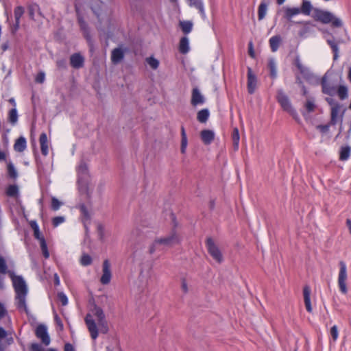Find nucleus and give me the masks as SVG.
<instances>
[{
  "label": "nucleus",
  "mask_w": 351,
  "mask_h": 351,
  "mask_svg": "<svg viewBox=\"0 0 351 351\" xmlns=\"http://www.w3.org/2000/svg\"><path fill=\"white\" fill-rule=\"evenodd\" d=\"M8 330H0V351H3L4 348L1 343V340L7 337Z\"/></svg>",
  "instance_id": "obj_57"
},
{
  "label": "nucleus",
  "mask_w": 351,
  "mask_h": 351,
  "mask_svg": "<svg viewBox=\"0 0 351 351\" xmlns=\"http://www.w3.org/2000/svg\"><path fill=\"white\" fill-rule=\"evenodd\" d=\"M312 16L315 21H319L324 24L332 23V26L334 27H341L343 25L341 20L335 17L333 14L329 11L314 8Z\"/></svg>",
  "instance_id": "obj_2"
},
{
  "label": "nucleus",
  "mask_w": 351,
  "mask_h": 351,
  "mask_svg": "<svg viewBox=\"0 0 351 351\" xmlns=\"http://www.w3.org/2000/svg\"><path fill=\"white\" fill-rule=\"evenodd\" d=\"M28 322L32 329H47V326L44 324L38 323L36 317L32 315L29 316Z\"/></svg>",
  "instance_id": "obj_34"
},
{
  "label": "nucleus",
  "mask_w": 351,
  "mask_h": 351,
  "mask_svg": "<svg viewBox=\"0 0 351 351\" xmlns=\"http://www.w3.org/2000/svg\"><path fill=\"white\" fill-rule=\"evenodd\" d=\"M7 170H8V176L10 178L14 179V180L16 179V178L18 177V173H17L16 170L14 168V165L11 162H8V164L7 165Z\"/></svg>",
  "instance_id": "obj_41"
},
{
  "label": "nucleus",
  "mask_w": 351,
  "mask_h": 351,
  "mask_svg": "<svg viewBox=\"0 0 351 351\" xmlns=\"http://www.w3.org/2000/svg\"><path fill=\"white\" fill-rule=\"evenodd\" d=\"M77 171L79 174L88 175V169L87 164L85 162L82 161L78 167Z\"/></svg>",
  "instance_id": "obj_48"
},
{
  "label": "nucleus",
  "mask_w": 351,
  "mask_h": 351,
  "mask_svg": "<svg viewBox=\"0 0 351 351\" xmlns=\"http://www.w3.org/2000/svg\"><path fill=\"white\" fill-rule=\"evenodd\" d=\"M239 139H240V137H239V130L237 128H234L232 134V140L233 145H234V147L235 149L238 148Z\"/></svg>",
  "instance_id": "obj_42"
},
{
  "label": "nucleus",
  "mask_w": 351,
  "mask_h": 351,
  "mask_svg": "<svg viewBox=\"0 0 351 351\" xmlns=\"http://www.w3.org/2000/svg\"><path fill=\"white\" fill-rule=\"evenodd\" d=\"M330 122L329 123V124H326V125H318L316 126V128L317 130H319L322 133H327L329 130V128H330Z\"/></svg>",
  "instance_id": "obj_56"
},
{
  "label": "nucleus",
  "mask_w": 351,
  "mask_h": 351,
  "mask_svg": "<svg viewBox=\"0 0 351 351\" xmlns=\"http://www.w3.org/2000/svg\"><path fill=\"white\" fill-rule=\"evenodd\" d=\"M70 64L74 69L82 68L84 65V58L80 53H75L70 57Z\"/></svg>",
  "instance_id": "obj_12"
},
{
  "label": "nucleus",
  "mask_w": 351,
  "mask_h": 351,
  "mask_svg": "<svg viewBox=\"0 0 351 351\" xmlns=\"http://www.w3.org/2000/svg\"><path fill=\"white\" fill-rule=\"evenodd\" d=\"M339 272L338 276V285L341 292L343 294L348 293V288L346 286V280L348 278L347 276V267L344 261H341L339 263Z\"/></svg>",
  "instance_id": "obj_4"
},
{
  "label": "nucleus",
  "mask_w": 351,
  "mask_h": 351,
  "mask_svg": "<svg viewBox=\"0 0 351 351\" xmlns=\"http://www.w3.org/2000/svg\"><path fill=\"white\" fill-rule=\"evenodd\" d=\"M79 26L83 33L84 38L86 40L88 45L92 48L93 47V43L88 24L85 22Z\"/></svg>",
  "instance_id": "obj_17"
},
{
  "label": "nucleus",
  "mask_w": 351,
  "mask_h": 351,
  "mask_svg": "<svg viewBox=\"0 0 351 351\" xmlns=\"http://www.w3.org/2000/svg\"><path fill=\"white\" fill-rule=\"evenodd\" d=\"M58 299L62 306H66L68 304V298L63 292L58 293Z\"/></svg>",
  "instance_id": "obj_52"
},
{
  "label": "nucleus",
  "mask_w": 351,
  "mask_h": 351,
  "mask_svg": "<svg viewBox=\"0 0 351 351\" xmlns=\"http://www.w3.org/2000/svg\"><path fill=\"white\" fill-rule=\"evenodd\" d=\"M54 320H55V322H56L57 326L60 329H62L63 328L62 322L61 319L57 315H55Z\"/></svg>",
  "instance_id": "obj_63"
},
{
  "label": "nucleus",
  "mask_w": 351,
  "mask_h": 351,
  "mask_svg": "<svg viewBox=\"0 0 351 351\" xmlns=\"http://www.w3.org/2000/svg\"><path fill=\"white\" fill-rule=\"evenodd\" d=\"M321 86L322 89V93L324 94L333 96L336 93V87L335 86L330 85L326 79V74H325L321 80Z\"/></svg>",
  "instance_id": "obj_13"
},
{
  "label": "nucleus",
  "mask_w": 351,
  "mask_h": 351,
  "mask_svg": "<svg viewBox=\"0 0 351 351\" xmlns=\"http://www.w3.org/2000/svg\"><path fill=\"white\" fill-rule=\"evenodd\" d=\"M269 70V75L272 79H275L277 76L276 64L274 59L270 58L267 64Z\"/></svg>",
  "instance_id": "obj_33"
},
{
  "label": "nucleus",
  "mask_w": 351,
  "mask_h": 351,
  "mask_svg": "<svg viewBox=\"0 0 351 351\" xmlns=\"http://www.w3.org/2000/svg\"><path fill=\"white\" fill-rule=\"evenodd\" d=\"M62 204V203L60 202L56 197H53L51 198V208L53 210L56 211L59 210Z\"/></svg>",
  "instance_id": "obj_49"
},
{
  "label": "nucleus",
  "mask_w": 351,
  "mask_h": 351,
  "mask_svg": "<svg viewBox=\"0 0 351 351\" xmlns=\"http://www.w3.org/2000/svg\"><path fill=\"white\" fill-rule=\"evenodd\" d=\"M269 2L262 1L258 8V18L259 21L263 20L266 15Z\"/></svg>",
  "instance_id": "obj_30"
},
{
  "label": "nucleus",
  "mask_w": 351,
  "mask_h": 351,
  "mask_svg": "<svg viewBox=\"0 0 351 351\" xmlns=\"http://www.w3.org/2000/svg\"><path fill=\"white\" fill-rule=\"evenodd\" d=\"M9 271H11L8 270V267H7V264H6V261H5V258L3 256H0V274H8Z\"/></svg>",
  "instance_id": "obj_45"
},
{
  "label": "nucleus",
  "mask_w": 351,
  "mask_h": 351,
  "mask_svg": "<svg viewBox=\"0 0 351 351\" xmlns=\"http://www.w3.org/2000/svg\"><path fill=\"white\" fill-rule=\"evenodd\" d=\"M41 153L46 156L49 153L47 136L45 132L41 133L39 137Z\"/></svg>",
  "instance_id": "obj_15"
},
{
  "label": "nucleus",
  "mask_w": 351,
  "mask_h": 351,
  "mask_svg": "<svg viewBox=\"0 0 351 351\" xmlns=\"http://www.w3.org/2000/svg\"><path fill=\"white\" fill-rule=\"evenodd\" d=\"M25 12V9L23 6H16L14 10V14L15 18V23L12 27V32L14 34L20 27V20Z\"/></svg>",
  "instance_id": "obj_11"
},
{
  "label": "nucleus",
  "mask_w": 351,
  "mask_h": 351,
  "mask_svg": "<svg viewBox=\"0 0 351 351\" xmlns=\"http://www.w3.org/2000/svg\"><path fill=\"white\" fill-rule=\"evenodd\" d=\"M327 43L330 47L332 52H333V60H337L339 58V47L338 43H335L332 40L328 39Z\"/></svg>",
  "instance_id": "obj_38"
},
{
  "label": "nucleus",
  "mask_w": 351,
  "mask_h": 351,
  "mask_svg": "<svg viewBox=\"0 0 351 351\" xmlns=\"http://www.w3.org/2000/svg\"><path fill=\"white\" fill-rule=\"evenodd\" d=\"M8 121L12 125H15L18 121L17 110L15 108H12L8 113Z\"/></svg>",
  "instance_id": "obj_39"
},
{
  "label": "nucleus",
  "mask_w": 351,
  "mask_h": 351,
  "mask_svg": "<svg viewBox=\"0 0 351 351\" xmlns=\"http://www.w3.org/2000/svg\"><path fill=\"white\" fill-rule=\"evenodd\" d=\"M337 95L341 100H344L348 97V90L346 86L340 85L336 89Z\"/></svg>",
  "instance_id": "obj_37"
},
{
  "label": "nucleus",
  "mask_w": 351,
  "mask_h": 351,
  "mask_svg": "<svg viewBox=\"0 0 351 351\" xmlns=\"http://www.w3.org/2000/svg\"><path fill=\"white\" fill-rule=\"evenodd\" d=\"M35 332L36 337L41 340L43 344L45 346L49 345L51 339L48 330H35Z\"/></svg>",
  "instance_id": "obj_23"
},
{
  "label": "nucleus",
  "mask_w": 351,
  "mask_h": 351,
  "mask_svg": "<svg viewBox=\"0 0 351 351\" xmlns=\"http://www.w3.org/2000/svg\"><path fill=\"white\" fill-rule=\"evenodd\" d=\"M248 53L251 58H255V52L254 50L253 43L252 41H250L248 43Z\"/></svg>",
  "instance_id": "obj_59"
},
{
  "label": "nucleus",
  "mask_w": 351,
  "mask_h": 351,
  "mask_svg": "<svg viewBox=\"0 0 351 351\" xmlns=\"http://www.w3.org/2000/svg\"><path fill=\"white\" fill-rule=\"evenodd\" d=\"M247 92L249 94L252 95L256 89L258 80L256 75L253 73L252 69L250 67H247Z\"/></svg>",
  "instance_id": "obj_7"
},
{
  "label": "nucleus",
  "mask_w": 351,
  "mask_h": 351,
  "mask_svg": "<svg viewBox=\"0 0 351 351\" xmlns=\"http://www.w3.org/2000/svg\"><path fill=\"white\" fill-rule=\"evenodd\" d=\"M31 351H43V350L38 343H34L31 346Z\"/></svg>",
  "instance_id": "obj_64"
},
{
  "label": "nucleus",
  "mask_w": 351,
  "mask_h": 351,
  "mask_svg": "<svg viewBox=\"0 0 351 351\" xmlns=\"http://www.w3.org/2000/svg\"><path fill=\"white\" fill-rule=\"evenodd\" d=\"M277 100L280 104L282 108L291 115L294 119H296L298 114L295 109L293 108L289 97L282 90H279L276 96Z\"/></svg>",
  "instance_id": "obj_3"
},
{
  "label": "nucleus",
  "mask_w": 351,
  "mask_h": 351,
  "mask_svg": "<svg viewBox=\"0 0 351 351\" xmlns=\"http://www.w3.org/2000/svg\"><path fill=\"white\" fill-rule=\"evenodd\" d=\"M93 260L90 255L84 254L80 259V263L83 266H88L92 264Z\"/></svg>",
  "instance_id": "obj_44"
},
{
  "label": "nucleus",
  "mask_w": 351,
  "mask_h": 351,
  "mask_svg": "<svg viewBox=\"0 0 351 351\" xmlns=\"http://www.w3.org/2000/svg\"><path fill=\"white\" fill-rule=\"evenodd\" d=\"M284 9V17L287 19L289 21L293 23L294 21H292L291 19L293 16L300 14L299 8H285Z\"/></svg>",
  "instance_id": "obj_26"
},
{
  "label": "nucleus",
  "mask_w": 351,
  "mask_h": 351,
  "mask_svg": "<svg viewBox=\"0 0 351 351\" xmlns=\"http://www.w3.org/2000/svg\"><path fill=\"white\" fill-rule=\"evenodd\" d=\"M56 64L59 69H66V62L64 59L58 60L56 62Z\"/></svg>",
  "instance_id": "obj_62"
},
{
  "label": "nucleus",
  "mask_w": 351,
  "mask_h": 351,
  "mask_svg": "<svg viewBox=\"0 0 351 351\" xmlns=\"http://www.w3.org/2000/svg\"><path fill=\"white\" fill-rule=\"evenodd\" d=\"M314 8L309 1L303 0L301 7L299 8V11L300 13L304 15H310L311 10L313 11Z\"/></svg>",
  "instance_id": "obj_22"
},
{
  "label": "nucleus",
  "mask_w": 351,
  "mask_h": 351,
  "mask_svg": "<svg viewBox=\"0 0 351 351\" xmlns=\"http://www.w3.org/2000/svg\"><path fill=\"white\" fill-rule=\"evenodd\" d=\"M35 6L36 5H31L28 7V13L31 19L34 20V12H35Z\"/></svg>",
  "instance_id": "obj_60"
},
{
  "label": "nucleus",
  "mask_w": 351,
  "mask_h": 351,
  "mask_svg": "<svg viewBox=\"0 0 351 351\" xmlns=\"http://www.w3.org/2000/svg\"><path fill=\"white\" fill-rule=\"evenodd\" d=\"M293 64L297 67L298 69H300L304 65L301 63L299 55H296Z\"/></svg>",
  "instance_id": "obj_61"
},
{
  "label": "nucleus",
  "mask_w": 351,
  "mask_h": 351,
  "mask_svg": "<svg viewBox=\"0 0 351 351\" xmlns=\"http://www.w3.org/2000/svg\"><path fill=\"white\" fill-rule=\"evenodd\" d=\"M351 147L348 145L342 146L339 151V160L341 161L347 160L350 155Z\"/></svg>",
  "instance_id": "obj_31"
},
{
  "label": "nucleus",
  "mask_w": 351,
  "mask_h": 351,
  "mask_svg": "<svg viewBox=\"0 0 351 351\" xmlns=\"http://www.w3.org/2000/svg\"><path fill=\"white\" fill-rule=\"evenodd\" d=\"M302 77L307 81L311 80L313 78V73H311L309 69L303 66L298 69Z\"/></svg>",
  "instance_id": "obj_40"
},
{
  "label": "nucleus",
  "mask_w": 351,
  "mask_h": 351,
  "mask_svg": "<svg viewBox=\"0 0 351 351\" xmlns=\"http://www.w3.org/2000/svg\"><path fill=\"white\" fill-rule=\"evenodd\" d=\"M80 191L82 193H84L86 196L87 201L90 202L92 193L90 191L88 186L87 185L80 186Z\"/></svg>",
  "instance_id": "obj_50"
},
{
  "label": "nucleus",
  "mask_w": 351,
  "mask_h": 351,
  "mask_svg": "<svg viewBox=\"0 0 351 351\" xmlns=\"http://www.w3.org/2000/svg\"><path fill=\"white\" fill-rule=\"evenodd\" d=\"M77 208L81 213L83 223H86V221H90V215L86 206L84 203H81L79 204Z\"/></svg>",
  "instance_id": "obj_24"
},
{
  "label": "nucleus",
  "mask_w": 351,
  "mask_h": 351,
  "mask_svg": "<svg viewBox=\"0 0 351 351\" xmlns=\"http://www.w3.org/2000/svg\"><path fill=\"white\" fill-rule=\"evenodd\" d=\"M5 194L10 197H17L19 195V189L16 184L9 185L5 190Z\"/></svg>",
  "instance_id": "obj_28"
},
{
  "label": "nucleus",
  "mask_w": 351,
  "mask_h": 351,
  "mask_svg": "<svg viewBox=\"0 0 351 351\" xmlns=\"http://www.w3.org/2000/svg\"><path fill=\"white\" fill-rule=\"evenodd\" d=\"M156 243H158L160 245H164L167 247H171L178 243L179 239L175 228L172 230L169 235L162 238H157Z\"/></svg>",
  "instance_id": "obj_6"
},
{
  "label": "nucleus",
  "mask_w": 351,
  "mask_h": 351,
  "mask_svg": "<svg viewBox=\"0 0 351 351\" xmlns=\"http://www.w3.org/2000/svg\"><path fill=\"white\" fill-rule=\"evenodd\" d=\"M40 246L44 257L48 258L49 257V252L45 239H42L41 241H40Z\"/></svg>",
  "instance_id": "obj_47"
},
{
  "label": "nucleus",
  "mask_w": 351,
  "mask_h": 351,
  "mask_svg": "<svg viewBox=\"0 0 351 351\" xmlns=\"http://www.w3.org/2000/svg\"><path fill=\"white\" fill-rule=\"evenodd\" d=\"M124 58V52L121 48H115L111 53V61L116 64L119 63Z\"/></svg>",
  "instance_id": "obj_16"
},
{
  "label": "nucleus",
  "mask_w": 351,
  "mask_h": 351,
  "mask_svg": "<svg viewBox=\"0 0 351 351\" xmlns=\"http://www.w3.org/2000/svg\"><path fill=\"white\" fill-rule=\"evenodd\" d=\"M146 62L148 63V64L150 66V67L153 69H157L158 67L159 66V61L156 58H155L152 56L147 58Z\"/></svg>",
  "instance_id": "obj_46"
},
{
  "label": "nucleus",
  "mask_w": 351,
  "mask_h": 351,
  "mask_svg": "<svg viewBox=\"0 0 351 351\" xmlns=\"http://www.w3.org/2000/svg\"><path fill=\"white\" fill-rule=\"evenodd\" d=\"M190 5L195 7L198 10L201 16L204 18L205 12L204 5L201 0H189Z\"/></svg>",
  "instance_id": "obj_36"
},
{
  "label": "nucleus",
  "mask_w": 351,
  "mask_h": 351,
  "mask_svg": "<svg viewBox=\"0 0 351 351\" xmlns=\"http://www.w3.org/2000/svg\"><path fill=\"white\" fill-rule=\"evenodd\" d=\"M205 103V98L200 93L197 87H195L191 91V104L195 107L199 105H203Z\"/></svg>",
  "instance_id": "obj_9"
},
{
  "label": "nucleus",
  "mask_w": 351,
  "mask_h": 351,
  "mask_svg": "<svg viewBox=\"0 0 351 351\" xmlns=\"http://www.w3.org/2000/svg\"><path fill=\"white\" fill-rule=\"evenodd\" d=\"M304 107L308 112H312L315 109V105L313 102V101H311L310 99H307Z\"/></svg>",
  "instance_id": "obj_51"
},
{
  "label": "nucleus",
  "mask_w": 351,
  "mask_h": 351,
  "mask_svg": "<svg viewBox=\"0 0 351 351\" xmlns=\"http://www.w3.org/2000/svg\"><path fill=\"white\" fill-rule=\"evenodd\" d=\"M326 101L332 106L330 112V124L331 125H335L337 123V116L342 105L330 97H326Z\"/></svg>",
  "instance_id": "obj_5"
},
{
  "label": "nucleus",
  "mask_w": 351,
  "mask_h": 351,
  "mask_svg": "<svg viewBox=\"0 0 351 351\" xmlns=\"http://www.w3.org/2000/svg\"><path fill=\"white\" fill-rule=\"evenodd\" d=\"M178 49L182 54H186L189 51V41L186 36L180 38Z\"/></svg>",
  "instance_id": "obj_21"
},
{
  "label": "nucleus",
  "mask_w": 351,
  "mask_h": 351,
  "mask_svg": "<svg viewBox=\"0 0 351 351\" xmlns=\"http://www.w3.org/2000/svg\"><path fill=\"white\" fill-rule=\"evenodd\" d=\"M281 40L282 39L280 35L274 36L269 39V45L271 47V50L273 52H275L278 50L281 43Z\"/></svg>",
  "instance_id": "obj_27"
},
{
  "label": "nucleus",
  "mask_w": 351,
  "mask_h": 351,
  "mask_svg": "<svg viewBox=\"0 0 351 351\" xmlns=\"http://www.w3.org/2000/svg\"><path fill=\"white\" fill-rule=\"evenodd\" d=\"M206 245L208 253L217 262L219 263V250L215 244L211 237H208L206 241Z\"/></svg>",
  "instance_id": "obj_10"
},
{
  "label": "nucleus",
  "mask_w": 351,
  "mask_h": 351,
  "mask_svg": "<svg viewBox=\"0 0 351 351\" xmlns=\"http://www.w3.org/2000/svg\"><path fill=\"white\" fill-rule=\"evenodd\" d=\"M85 322L87 325L88 329H97V325L95 324V320L93 319V317L91 315L88 314L86 316Z\"/></svg>",
  "instance_id": "obj_43"
},
{
  "label": "nucleus",
  "mask_w": 351,
  "mask_h": 351,
  "mask_svg": "<svg viewBox=\"0 0 351 351\" xmlns=\"http://www.w3.org/2000/svg\"><path fill=\"white\" fill-rule=\"evenodd\" d=\"M26 145L27 142L25 138L23 136H20L16 139L14 145V149L16 152H22L25 149Z\"/></svg>",
  "instance_id": "obj_25"
},
{
  "label": "nucleus",
  "mask_w": 351,
  "mask_h": 351,
  "mask_svg": "<svg viewBox=\"0 0 351 351\" xmlns=\"http://www.w3.org/2000/svg\"><path fill=\"white\" fill-rule=\"evenodd\" d=\"M200 136L205 145H210L215 138V134L212 130H204L201 132Z\"/></svg>",
  "instance_id": "obj_14"
},
{
  "label": "nucleus",
  "mask_w": 351,
  "mask_h": 351,
  "mask_svg": "<svg viewBox=\"0 0 351 351\" xmlns=\"http://www.w3.org/2000/svg\"><path fill=\"white\" fill-rule=\"evenodd\" d=\"M64 221V217L62 216H58L55 217L52 219V225L53 227H57L60 223H63Z\"/></svg>",
  "instance_id": "obj_53"
},
{
  "label": "nucleus",
  "mask_w": 351,
  "mask_h": 351,
  "mask_svg": "<svg viewBox=\"0 0 351 351\" xmlns=\"http://www.w3.org/2000/svg\"><path fill=\"white\" fill-rule=\"evenodd\" d=\"M8 275L12 279L13 287L16 293V302L19 310H23L28 315V309L26 305V296L27 287L23 278L16 276L13 271H9Z\"/></svg>",
  "instance_id": "obj_1"
},
{
  "label": "nucleus",
  "mask_w": 351,
  "mask_h": 351,
  "mask_svg": "<svg viewBox=\"0 0 351 351\" xmlns=\"http://www.w3.org/2000/svg\"><path fill=\"white\" fill-rule=\"evenodd\" d=\"M179 25L184 34H189L193 29V23L190 21H180Z\"/></svg>",
  "instance_id": "obj_32"
},
{
  "label": "nucleus",
  "mask_w": 351,
  "mask_h": 351,
  "mask_svg": "<svg viewBox=\"0 0 351 351\" xmlns=\"http://www.w3.org/2000/svg\"><path fill=\"white\" fill-rule=\"evenodd\" d=\"M295 24H302L303 27L298 32L299 36L303 38L305 37L306 34L311 32V26L313 25L310 21H296L293 22Z\"/></svg>",
  "instance_id": "obj_20"
},
{
  "label": "nucleus",
  "mask_w": 351,
  "mask_h": 351,
  "mask_svg": "<svg viewBox=\"0 0 351 351\" xmlns=\"http://www.w3.org/2000/svg\"><path fill=\"white\" fill-rule=\"evenodd\" d=\"M186 146H187V137H186L184 127L182 125V126H181V147H180V151L182 154L185 153Z\"/></svg>",
  "instance_id": "obj_35"
},
{
  "label": "nucleus",
  "mask_w": 351,
  "mask_h": 351,
  "mask_svg": "<svg viewBox=\"0 0 351 351\" xmlns=\"http://www.w3.org/2000/svg\"><path fill=\"white\" fill-rule=\"evenodd\" d=\"M45 73L43 72H40L37 74L35 81L37 83H43L45 80Z\"/></svg>",
  "instance_id": "obj_58"
},
{
  "label": "nucleus",
  "mask_w": 351,
  "mask_h": 351,
  "mask_svg": "<svg viewBox=\"0 0 351 351\" xmlns=\"http://www.w3.org/2000/svg\"><path fill=\"white\" fill-rule=\"evenodd\" d=\"M110 267L111 265L109 260L105 259L102 265L103 274L100 278V282L102 285H108L110 282L112 278Z\"/></svg>",
  "instance_id": "obj_8"
},
{
  "label": "nucleus",
  "mask_w": 351,
  "mask_h": 351,
  "mask_svg": "<svg viewBox=\"0 0 351 351\" xmlns=\"http://www.w3.org/2000/svg\"><path fill=\"white\" fill-rule=\"evenodd\" d=\"M304 301L306 309L308 312L312 311V306L311 304V289L308 285H306L303 289Z\"/></svg>",
  "instance_id": "obj_18"
},
{
  "label": "nucleus",
  "mask_w": 351,
  "mask_h": 351,
  "mask_svg": "<svg viewBox=\"0 0 351 351\" xmlns=\"http://www.w3.org/2000/svg\"><path fill=\"white\" fill-rule=\"evenodd\" d=\"M159 243H156V239L154 240V241L152 243V244L149 246V252L150 254H154L156 250H160L159 249Z\"/></svg>",
  "instance_id": "obj_54"
},
{
  "label": "nucleus",
  "mask_w": 351,
  "mask_h": 351,
  "mask_svg": "<svg viewBox=\"0 0 351 351\" xmlns=\"http://www.w3.org/2000/svg\"><path fill=\"white\" fill-rule=\"evenodd\" d=\"M93 315L95 317L99 324L103 325L105 322V315L103 310L97 306L96 304L94 305V308L92 310Z\"/></svg>",
  "instance_id": "obj_19"
},
{
  "label": "nucleus",
  "mask_w": 351,
  "mask_h": 351,
  "mask_svg": "<svg viewBox=\"0 0 351 351\" xmlns=\"http://www.w3.org/2000/svg\"><path fill=\"white\" fill-rule=\"evenodd\" d=\"M210 116L209 110L207 108L200 110L197 114V120L202 123H206Z\"/></svg>",
  "instance_id": "obj_29"
},
{
  "label": "nucleus",
  "mask_w": 351,
  "mask_h": 351,
  "mask_svg": "<svg viewBox=\"0 0 351 351\" xmlns=\"http://www.w3.org/2000/svg\"><path fill=\"white\" fill-rule=\"evenodd\" d=\"M330 343H335L338 337H339V330H330Z\"/></svg>",
  "instance_id": "obj_55"
}]
</instances>
